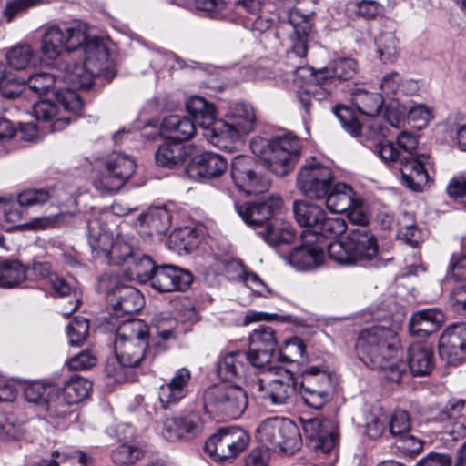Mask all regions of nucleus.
I'll list each match as a JSON object with an SVG mask.
<instances>
[{
	"mask_svg": "<svg viewBox=\"0 0 466 466\" xmlns=\"http://www.w3.org/2000/svg\"><path fill=\"white\" fill-rule=\"evenodd\" d=\"M78 47L85 52V61L66 65L61 76L71 87L56 91V103L40 100L33 107L36 120L47 124L52 132L63 130L69 124L71 118L66 112L80 113L83 102L74 89L91 86L95 76L106 66L108 52L101 39L86 36V27L81 24L52 25L46 28L41 38L40 51L48 59H56L63 51L73 52Z\"/></svg>",
	"mask_w": 466,
	"mask_h": 466,
	"instance_id": "1",
	"label": "nucleus"
},
{
	"mask_svg": "<svg viewBox=\"0 0 466 466\" xmlns=\"http://www.w3.org/2000/svg\"><path fill=\"white\" fill-rule=\"evenodd\" d=\"M400 340L395 329L376 325L360 331L355 342L358 358L373 370H389L390 379H401V363L398 359Z\"/></svg>",
	"mask_w": 466,
	"mask_h": 466,
	"instance_id": "2",
	"label": "nucleus"
},
{
	"mask_svg": "<svg viewBox=\"0 0 466 466\" xmlns=\"http://www.w3.org/2000/svg\"><path fill=\"white\" fill-rule=\"evenodd\" d=\"M148 329L140 319L123 321L117 328L115 339V353L118 367L108 362L106 373L118 382L135 381L137 377L130 369L137 367L146 357Z\"/></svg>",
	"mask_w": 466,
	"mask_h": 466,
	"instance_id": "3",
	"label": "nucleus"
},
{
	"mask_svg": "<svg viewBox=\"0 0 466 466\" xmlns=\"http://www.w3.org/2000/svg\"><path fill=\"white\" fill-rule=\"evenodd\" d=\"M329 258L340 266L381 267L385 263L379 257L375 236L366 228L350 229L346 238L328 246Z\"/></svg>",
	"mask_w": 466,
	"mask_h": 466,
	"instance_id": "4",
	"label": "nucleus"
},
{
	"mask_svg": "<svg viewBox=\"0 0 466 466\" xmlns=\"http://www.w3.org/2000/svg\"><path fill=\"white\" fill-rule=\"evenodd\" d=\"M256 121L253 106L237 102L228 107L223 119H218L214 127L208 129L207 139L217 147L231 151L244 136L254 130Z\"/></svg>",
	"mask_w": 466,
	"mask_h": 466,
	"instance_id": "5",
	"label": "nucleus"
},
{
	"mask_svg": "<svg viewBox=\"0 0 466 466\" xmlns=\"http://www.w3.org/2000/svg\"><path fill=\"white\" fill-rule=\"evenodd\" d=\"M252 152L259 157L265 166L277 176L287 175L295 166L300 154L299 139L288 132L270 139L260 137L250 142Z\"/></svg>",
	"mask_w": 466,
	"mask_h": 466,
	"instance_id": "6",
	"label": "nucleus"
},
{
	"mask_svg": "<svg viewBox=\"0 0 466 466\" xmlns=\"http://www.w3.org/2000/svg\"><path fill=\"white\" fill-rule=\"evenodd\" d=\"M357 73V62L351 58L334 60L329 66L314 72L306 87L298 91V99L309 115L315 102L326 99L333 89V82L350 80Z\"/></svg>",
	"mask_w": 466,
	"mask_h": 466,
	"instance_id": "7",
	"label": "nucleus"
},
{
	"mask_svg": "<svg viewBox=\"0 0 466 466\" xmlns=\"http://www.w3.org/2000/svg\"><path fill=\"white\" fill-rule=\"evenodd\" d=\"M251 393L272 405L292 402L297 394L293 373L280 366H268L248 382Z\"/></svg>",
	"mask_w": 466,
	"mask_h": 466,
	"instance_id": "8",
	"label": "nucleus"
},
{
	"mask_svg": "<svg viewBox=\"0 0 466 466\" xmlns=\"http://www.w3.org/2000/svg\"><path fill=\"white\" fill-rule=\"evenodd\" d=\"M88 243L98 258H104L109 264L129 263L134 254L128 243L123 239L113 240L101 219L93 217L87 220Z\"/></svg>",
	"mask_w": 466,
	"mask_h": 466,
	"instance_id": "9",
	"label": "nucleus"
},
{
	"mask_svg": "<svg viewBox=\"0 0 466 466\" xmlns=\"http://www.w3.org/2000/svg\"><path fill=\"white\" fill-rule=\"evenodd\" d=\"M256 437L268 449L286 452L299 450L302 443L298 426L290 420L280 417L264 420L257 429Z\"/></svg>",
	"mask_w": 466,
	"mask_h": 466,
	"instance_id": "10",
	"label": "nucleus"
},
{
	"mask_svg": "<svg viewBox=\"0 0 466 466\" xmlns=\"http://www.w3.org/2000/svg\"><path fill=\"white\" fill-rule=\"evenodd\" d=\"M206 410L226 419L239 418L248 407L246 391L239 386L220 385L208 389L204 393Z\"/></svg>",
	"mask_w": 466,
	"mask_h": 466,
	"instance_id": "11",
	"label": "nucleus"
},
{
	"mask_svg": "<svg viewBox=\"0 0 466 466\" xmlns=\"http://www.w3.org/2000/svg\"><path fill=\"white\" fill-rule=\"evenodd\" d=\"M133 158L120 153L111 154L96 171L93 178L95 188L102 194L117 192L134 174Z\"/></svg>",
	"mask_w": 466,
	"mask_h": 466,
	"instance_id": "12",
	"label": "nucleus"
},
{
	"mask_svg": "<svg viewBox=\"0 0 466 466\" xmlns=\"http://www.w3.org/2000/svg\"><path fill=\"white\" fill-rule=\"evenodd\" d=\"M308 447L318 456L329 455L323 466H333L337 460L336 446L339 442L338 427L334 421L324 418H313L303 425Z\"/></svg>",
	"mask_w": 466,
	"mask_h": 466,
	"instance_id": "13",
	"label": "nucleus"
},
{
	"mask_svg": "<svg viewBox=\"0 0 466 466\" xmlns=\"http://www.w3.org/2000/svg\"><path fill=\"white\" fill-rule=\"evenodd\" d=\"M334 177L331 169L315 158L306 160L297 175V187L301 193L315 199L324 198L329 192Z\"/></svg>",
	"mask_w": 466,
	"mask_h": 466,
	"instance_id": "14",
	"label": "nucleus"
},
{
	"mask_svg": "<svg viewBox=\"0 0 466 466\" xmlns=\"http://www.w3.org/2000/svg\"><path fill=\"white\" fill-rule=\"evenodd\" d=\"M249 442L248 434L238 427L219 429L206 442V451L218 460L233 459L241 453Z\"/></svg>",
	"mask_w": 466,
	"mask_h": 466,
	"instance_id": "15",
	"label": "nucleus"
},
{
	"mask_svg": "<svg viewBox=\"0 0 466 466\" xmlns=\"http://www.w3.org/2000/svg\"><path fill=\"white\" fill-rule=\"evenodd\" d=\"M100 288L105 289L107 300L117 316L135 313L143 306L141 293L131 286L119 285L116 276L102 277Z\"/></svg>",
	"mask_w": 466,
	"mask_h": 466,
	"instance_id": "16",
	"label": "nucleus"
},
{
	"mask_svg": "<svg viewBox=\"0 0 466 466\" xmlns=\"http://www.w3.org/2000/svg\"><path fill=\"white\" fill-rule=\"evenodd\" d=\"M230 174L236 187L247 195L263 193L270 187V181L258 170L257 164L250 157H235Z\"/></svg>",
	"mask_w": 466,
	"mask_h": 466,
	"instance_id": "17",
	"label": "nucleus"
},
{
	"mask_svg": "<svg viewBox=\"0 0 466 466\" xmlns=\"http://www.w3.org/2000/svg\"><path fill=\"white\" fill-rule=\"evenodd\" d=\"M441 358L450 365L466 360V322L447 328L439 340Z\"/></svg>",
	"mask_w": 466,
	"mask_h": 466,
	"instance_id": "18",
	"label": "nucleus"
},
{
	"mask_svg": "<svg viewBox=\"0 0 466 466\" xmlns=\"http://www.w3.org/2000/svg\"><path fill=\"white\" fill-rule=\"evenodd\" d=\"M432 167L428 155H416L400 157L401 181L408 188L420 192L429 184V170Z\"/></svg>",
	"mask_w": 466,
	"mask_h": 466,
	"instance_id": "19",
	"label": "nucleus"
},
{
	"mask_svg": "<svg viewBox=\"0 0 466 466\" xmlns=\"http://www.w3.org/2000/svg\"><path fill=\"white\" fill-rule=\"evenodd\" d=\"M192 281L189 271L173 265H161L157 267L148 284L159 292H174L186 290Z\"/></svg>",
	"mask_w": 466,
	"mask_h": 466,
	"instance_id": "20",
	"label": "nucleus"
},
{
	"mask_svg": "<svg viewBox=\"0 0 466 466\" xmlns=\"http://www.w3.org/2000/svg\"><path fill=\"white\" fill-rule=\"evenodd\" d=\"M277 339L271 327L260 326L249 336L250 364L254 367H264L271 360L275 351Z\"/></svg>",
	"mask_w": 466,
	"mask_h": 466,
	"instance_id": "21",
	"label": "nucleus"
},
{
	"mask_svg": "<svg viewBox=\"0 0 466 466\" xmlns=\"http://www.w3.org/2000/svg\"><path fill=\"white\" fill-rule=\"evenodd\" d=\"M282 207L279 196H271L261 202H246L235 205L236 211L247 225L256 227L270 219Z\"/></svg>",
	"mask_w": 466,
	"mask_h": 466,
	"instance_id": "22",
	"label": "nucleus"
},
{
	"mask_svg": "<svg viewBox=\"0 0 466 466\" xmlns=\"http://www.w3.org/2000/svg\"><path fill=\"white\" fill-rule=\"evenodd\" d=\"M228 162L220 155L209 151L195 156L187 167L189 176L199 178H213L222 175Z\"/></svg>",
	"mask_w": 466,
	"mask_h": 466,
	"instance_id": "23",
	"label": "nucleus"
},
{
	"mask_svg": "<svg viewBox=\"0 0 466 466\" xmlns=\"http://www.w3.org/2000/svg\"><path fill=\"white\" fill-rule=\"evenodd\" d=\"M289 25L292 52L299 57H305L308 52V36L311 31V18L299 8H293L289 14Z\"/></svg>",
	"mask_w": 466,
	"mask_h": 466,
	"instance_id": "24",
	"label": "nucleus"
},
{
	"mask_svg": "<svg viewBox=\"0 0 466 466\" xmlns=\"http://www.w3.org/2000/svg\"><path fill=\"white\" fill-rule=\"evenodd\" d=\"M190 380V371L186 368H181L175 372L168 382L159 387L158 398L164 409L176 405L187 396Z\"/></svg>",
	"mask_w": 466,
	"mask_h": 466,
	"instance_id": "25",
	"label": "nucleus"
},
{
	"mask_svg": "<svg viewBox=\"0 0 466 466\" xmlns=\"http://www.w3.org/2000/svg\"><path fill=\"white\" fill-rule=\"evenodd\" d=\"M283 258L297 270L304 271L320 266L324 260V253L322 248L317 245L304 244L293 248L288 256Z\"/></svg>",
	"mask_w": 466,
	"mask_h": 466,
	"instance_id": "26",
	"label": "nucleus"
},
{
	"mask_svg": "<svg viewBox=\"0 0 466 466\" xmlns=\"http://www.w3.org/2000/svg\"><path fill=\"white\" fill-rule=\"evenodd\" d=\"M465 408V400L451 398L446 403L432 404L428 410L429 420L434 422L453 424L459 430L464 431L462 423L457 421Z\"/></svg>",
	"mask_w": 466,
	"mask_h": 466,
	"instance_id": "27",
	"label": "nucleus"
},
{
	"mask_svg": "<svg viewBox=\"0 0 466 466\" xmlns=\"http://www.w3.org/2000/svg\"><path fill=\"white\" fill-rule=\"evenodd\" d=\"M192 152V146L169 137L158 147L156 161L162 167H174L184 163Z\"/></svg>",
	"mask_w": 466,
	"mask_h": 466,
	"instance_id": "28",
	"label": "nucleus"
},
{
	"mask_svg": "<svg viewBox=\"0 0 466 466\" xmlns=\"http://www.w3.org/2000/svg\"><path fill=\"white\" fill-rule=\"evenodd\" d=\"M380 94L388 99H400L403 96L412 94L416 88V83L405 78L399 72L392 71L385 74L379 85Z\"/></svg>",
	"mask_w": 466,
	"mask_h": 466,
	"instance_id": "29",
	"label": "nucleus"
},
{
	"mask_svg": "<svg viewBox=\"0 0 466 466\" xmlns=\"http://www.w3.org/2000/svg\"><path fill=\"white\" fill-rule=\"evenodd\" d=\"M248 363H250L248 352L233 351L226 354L218 362L217 371L225 380H234L246 376Z\"/></svg>",
	"mask_w": 466,
	"mask_h": 466,
	"instance_id": "30",
	"label": "nucleus"
},
{
	"mask_svg": "<svg viewBox=\"0 0 466 466\" xmlns=\"http://www.w3.org/2000/svg\"><path fill=\"white\" fill-rule=\"evenodd\" d=\"M444 320L443 313L436 309H425L415 312L410 321V331L416 336H428L438 330Z\"/></svg>",
	"mask_w": 466,
	"mask_h": 466,
	"instance_id": "31",
	"label": "nucleus"
},
{
	"mask_svg": "<svg viewBox=\"0 0 466 466\" xmlns=\"http://www.w3.org/2000/svg\"><path fill=\"white\" fill-rule=\"evenodd\" d=\"M408 365L413 376H425L433 370V351L426 343H414L408 349Z\"/></svg>",
	"mask_w": 466,
	"mask_h": 466,
	"instance_id": "32",
	"label": "nucleus"
},
{
	"mask_svg": "<svg viewBox=\"0 0 466 466\" xmlns=\"http://www.w3.org/2000/svg\"><path fill=\"white\" fill-rule=\"evenodd\" d=\"M187 113L204 129V136L207 137L208 129L214 127L218 121L215 106L208 102L202 96H191L186 103Z\"/></svg>",
	"mask_w": 466,
	"mask_h": 466,
	"instance_id": "33",
	"label": "nucleus"
},
{
	"mask_svg": "<svg viewBox=\"0 0 466 466\" xmlns=\"http://www.w3.org/2000/svg\"><path fill=\"white\" fill-rule=\"evenodd\" d=\"M294 218L298 224L307 229L302 234L313 235L325 211L318 205L306 200H296L293 203Z\"/></svg>",
	"mask_w": 466,
	"mask_h": 466,
	"instance_id": "34",
	"label": "nucleus"
},
{
	"mask_svg": "<svg viewBox=\"0 0 466 466\" xmlns=\"http://www.w3.org/2000/svg\"><path fill=\"white\" fill-rule=\"evenodd\" d=\"M163 133H168L169 137L177 141L189 140L196 132L194 123L187 116L172 115L167 116L161 126Z\"/></svg>",
	"mask_w": 466,
	"mask_h": 466,
	"instance_id": "35",
	"label": "nucleus"
},
{
	"mask_svg": "<svg viewBox=\"0 0 466 466\" xmlns=\"http://www.w3.org/2000/svg\"><path fill=\"white\" fill-rule=\"evenodd\" d=\"M177 327V321L169 316H164L163 313L157 314L153 319V328L156 330V336L152 343L157 352H161L167 349L165 343L175 339V330Z\"/></svg>",
	"mask_w": 466,
	"mask_h": 466,
	"instance_id": "36",
	"label": "nucleus"
},
{
	"mask_svg": "<svg viewBox=\"0 0 466 466\" xmlns=\"http://www.w3.org/2000/svg\"><path fill=\"white\" fill-rule=\"evenodd\" d=\"M354 191L351 187L344 184H336L330 187L329 192L327 194V208L333 213H343L348 211L353 205Z\"/></svg>",
	"mask_w": 466,
	"mask_h": 466,
	"instance_id": "37",
	"label": "nucleus"
},
{
	"mask_svg": "<svg viewBox=\"0 0 466 466\" xmlns=\"http://www.w3.org/2000/svg\"><path fill=\"white\" fill-rule=\"evenodd\" d=\"M170 215L164 208H151L146 213L139 216L141 227L148 228V234L161 235L165 234L170 227Z\"/></svg>",
	"mask_w": 466,
	"mask_h": 466,
	"instance_id": "38",
	"label": "nucleus"
},
{
	"mask_svg": "<svg viewBox=\"0 0 466 466\" xmlns=\"http://www.w3.org/2000/svg\"><path fill=\"white\" fill-rule=\"evenodd\" d=\"M8 65L15 70L36 66L40 57L32 46L28 44L17 45L6 54Z\"/></svg>",
	"mask_w": 466,
	"mask_h": 466,
	"instance_id": "39",
	"label": "nucleus"
},
{
	"mask_svg": "<svg viewBox=\"0 0 466 466\" xmlns=\"http://www.w3.org/2000/svg\"><path fill=\"white\" fill-rule=\"evenodd\" d=\"M351 100L361 114L369 116H377L384 104V97L381 94L370 93L362 89L354 92Z\"/></svg>",
	"mask_w": 466,
	"mask_h": 466,
	"instance_id": "40",
	"label": "nucleus"
},
{
	"mask_svg": "<svg viewBox=\"0 0 466 466\" xmlns=\"http://www.w3.org/2000/svg\"><path fill=\"white\" fill-rule=\"evenodd\" d=\"M26 279V271L22 264L15 260L0 258V287L15 288Z\"/></svg>",
	"mask_w": 466,
	"mask_h": 466,
	"instance_id": "41",
	"label": "nucleus"
},
{
	"mask_svg": "<svg viewBox=\"0 0 466 466\" xmlns=\"http://www.w3.org/2000/svg\"><path fill=\"white\" fill-rule=\"evenodd\" d=\"M72 403L67 401L63 390L55 385L49 386V391L44 402L43 410L54 418H64L70 413Z\"/></svg>",
	"mask_w": 466,
	"mask_h": 466,
	"instance_id": "42",
	"label": "nucleus"
},
{
	"mask_svg": "<svg viewBox=\"0 0 466 466\" xmlns=\"http://www.w3.org/2000/svg\"><path fill=\"white\" fill-rule=\"evenodd\" d=\"M127 278L137 279L141 283H149L157 266L155 265L148 256L136 257L135 255L128 263Z\"/></svg>",
	"mask_w": 466,
	"mask_h": 466,
	"instance_id": "43",
	"label": "nucleus"
},
{
	"mask_svg": "<svg viewBox=\"0 0 466 466\" xmlns=\"http://www.w3.org/2000/svg\"><path fill=\"white\" fill-rule=\"evenodd\" d=\"M259 235L268 245L279 246L291 243L295 238V230L289 223L282 222L279 225H268Z\"/></svg>",
	"mask_w": 466,
	"mask_h": 466,
	"instance_id": "44",
	"label": "nucleus"
},
{
	"mask_svg": "<svg viewBox=\"0 0 466 466\" xmlns=\"http://www.w3.org/2000/svg\"><path fill=\"white\" fill-rule=\"evenodd\" d=\"M92 389V383L81 376H72L64 385L62 390L67 401L73 405L86 399Z\"/></svg>",
	"mask_w": 466,
	"mask_h": 466,
	"instance_id": "45",
	"label": "nucleus"
},
{
	"mask_svg": "<svg viewBox=\"0 0 466 466\" xmlns=\"http://www.w3.org/2000/svg\"><path fill=\"white\" fill-rule=\"evenodd\" d=\"M332 386L331 376L329 372L312 366L305 370L301 374V389L316 388L329 390Z\"/></svg>",
	"mask_w": 466,
	"mask_h": 466,
	"instance_id": "46",
	"label": "nucleus"
},
{
	"mask_svg": "<svg viewBox=\"0 0 466 466\" xmlns=\"http://www.w3.org/2000/svg\"><path fill=\"white\" fill-rule=\"evenodd\" d=\"M445 133L455 139L460 150L466 152V117L455 114L450 116L444 123Z\"/></svg>",
	"mask_w": 466,
	"mask_h": 466,
	"instance_id": "47",
	"label": "nucleus"
},
{
	"mask_svg": "<svg viewBox=\"0 0 466 466\" xmlns=\"http://www.w3.org/2000/svg\"><path fill=\"white\" fill-rule=\"evenodd\" d=\"M387 417L379 408L364 412L365 433L370 439H379L386 430Z\"/></svg>",
	"mask_w": 466,
	"mask_h": 466,
	"instance_id": "48",
	"label": "nucleus"
},
{
	"mask_svg": "<svg viewBox=\"0 0 466 466\" xmlns=\"http://www.w3.org/2000/svg\"><path fill=\"white\" fill-rule=\"evenodd\" d=\"M376 52L383 63H391L397 56V38L390 32L380 34L375 40Z\"/></svg>",
	"mask_w": 466,
	"mask_h": 466,
	"instance_id": "49",
	"label": "nucleus"
},
{
	"mask_svg": "<svg viewBox=\"0 0 466 466\" xmlns=\"http://www.w3.org/2000/svg\"><path fill=\"white\" fill-rule=\"evenodd\" d=\"M346 229L347 224L342 218H328L326 217V213H324V216L317 226L313 235L329 238L341 235L346 231Z\"/></svg>",
	"mask_w": 466,
	"mask_h": 466,
	"instance_id": "50",
	"label": "nucleus"
},
{
	"mask_svg": "<svg viewBox=\"0 0 466 466\" xmlns=\"http://www.w3.org/2000/svg\"><path fill=\"white\" fill-rule=\"evenodd\" d=\"M306 346L301 339L294 337L287 340L279 351V360L281 362H298L302 360Z\"/></svg>",
	"mask_w": 466,
	"mask_h": 466,
	"instance_id": "51",
	"label": "nucleus"
},
{
	"mask_svg": "<svg viewBox=\"0 0 466 466\" xmlns=\"http://www.w3.org/2000/svg\"><path fill=\"white\" fill-rule=\"evenodd\" d=\"M146 451V447L139 444H123L114 452L113 456L116 461L131 465L141 460Z\"/></svg>",
	"mask_w": 466,
	"mask_h": 466,
	"instance_id": "52",
	"label": "nucleus"
},
{
	"mask_svg": "<svg viewBox=\"0 0 466 466\" xmlns=\"http://www.w3.org/2000/svg\"><path fill=\"white\" fill-rule=\"evenodd\" d=\"M26 90L25 79H20L12 73H8L0 80V94L8 99H15Z\"/></svg>",
	"mask_w": 466,
	"mask_h": 466,
	"instance_id": "53",
	"label": "nucleus"
},
{
	"mask_svg": "<svg viewBox=\"0 0 466 466\" xmlns=\"http://www.w3.org/2000/svg\"><path fill=\"white\" fill-rule=\"evenodd\" d=\"M89 330L88 320L83 317L75 318L67 325V335L72 346L81 345L86 339Z\"/></svg>",
	"mask_w": 466,
	"mask_h": 466,
	"instance_id": "54",
	"label": "nucleus"
},
{
	"mask_svg": "<svg viewBox=\"0 0 466 466\" xmlns=\"http://www.w3.org/2000/svg\"><path fill=\"white\" fill-rule=\"evenodd\" d=\"M26 83V88L37 95H42L49 91L56 83V78L52 74L46 72H39L30 76Z\"/></svg>",
	"mask_w": 466,
	"mask_h": 466,
	"instance_id": "55",
	"label": "nucleus"
},
{
	"mask_svg": "<svg viewBox=\"0 0 466 466\" xmlns=\"http://www.w3.org/2000/svg\"><path fill=\"white\" fill-rule=\"evenodd\" d=\"M390 100L385 107L384 117L391 127H399L400 123L404 121L407 112H411V109L401 104L400 99Z\"/></svg>",
	"mask_w": 466,
	"mask_h": 466,
	"instance_id": "56",
	"label": "nucleus"
},
{
	"mask_svg": "<svg viewBox=\"0 0 466 466\" xmlns=\"http://www.w3.org/2000/svg\"><path fill=\"white\" fill-rule=\"evenodd\" d=\"M49 386L40 382H31L24 387V397L26 401L35 403L43 410L44 402L49 391Z\"/></svg>",
	"mask_w": 466,
	"mask_h": 466,
	"instance_id": "57",
	"label": "nucleus"
},
{
	"mask_svg": "<svg viewBox=\"0 0 466 466\" xmlns=\"http://www.w3.org/2000/svg\"><path fill=\"white\" fill-rule=\"evenodd\" d=\"M373 151L387 165L398 161L400 163V157H405L403 153L395 147L392 142L388 140L378 142Z\"/></svg>",
	"mask_w": 466,
	"mask_h": 466,
	"instance_id": "58",
	"label": "nucleus"
},
{
	"mask_svg": "<svg viewBox=\"0 0 466 466\" xmlns=\"http://www.w3.org/2000/svg\"><path fill=\"white\" fill-rule=\"evenodd\" d=\"M181 431L184 439L194 437L201 432L203 423L201 417L197 412H189L179 416Z\"/></svg>",
	"mask_w": 466,
	"mask_h": 466,
	"instance_id": "59",
	"label": "nucleus"
},
{
	"mask_svg": "<svg viewBox=\"0 0 466 466\" xmlns=\"http://www.w3.org/2000/svg\"><path fill=\"white\" fill-rule=\"evenodd\" d=\"M300 394L303 402L307 406L319 410L328 401L329 390L309 387V389H301Z\"/></svg>",
	"mask_w": 466,
	"mask_h": 466,
	"instance_id": "60",
	"label": "nucleus"
},
{
	"mask_svg": "<svg viewBox=\"0 0 466 466\" xmlns=\"http://www.w3.org/2000/svg\"><path fill=\"white\" fill-rule=\"evenodd\" d=\"M410 430V420L407 411L397 410L393 412L390 421V431L393 436L400 438L406 435Z\"/></svg>",
	"mask_w": 466,
	"mask_h": 466,
	"instance_id": "61",
	"label": "nucleus"
},
{
	"mask_svg": "<svg viewBox=\"0 0 466 466\" xmlns=\"http://www.w3.org/2000/svg\"><path fill=\"white\" fill-rule=\"evenodd\" d=\"M334 114L340 121L341 126L353 137H358L361 127L358 120L352 116L350 110L344 106H338L334 109Z\"/></svg>",
	"mask_w": 466,
	"mask_h": 466,
	"instance_id": "62",
	"label": "nucleus"
},
{
	"mask_svg": "<svg viewBox=\"0 0 466 466\" xmlns=\"http://www.w3.org/2000/svg\"><path fill=\"white\" fill-rule=\"evenodd\" d=\"M50 198L49 192L45 189H27L17 196L21 207H31L46 203Z\"/></svg>",
	"mask_w": 466,
	"mask_h": 466,
	"instance_id": "63",
	"label": "nucleus"
},
{
	"mask_svg": "<svg viewBox=\"0 0 466 466\" xmlns=\"http://www.w3.org/2000/svg\"><path fill=\"white\" fill-rule=\"evenodd\" d=\"M52 457V461L57 466H86V456L78 451L73 453L54 451Z\"/></svg>",
	"mask_w": 466,
	"mask_h": 466,
	"instance_id": "64",
	"label": "nucleus"
}]
</instances>
